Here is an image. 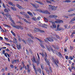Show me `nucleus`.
Segmentation results:
<instances>
[{"label": "nucleus", "mask_w": 75, "mask_h": 75, "mask_svg": "<svg viewBox=\"0 0 75 75\" xmlns=\"http://www.w3.org/2000/svg\"><path fill=\"white\" fill-rule=\"evenodd\" d=\"M37 55L38 58V60H37V62H36V60H35V58L34 57H33L32 58L31 60L33 62V63H36L38 65V64H40V63H39V62H40V57L39 56V55H38V53H37Z\"/></svg>", "instance_id": "1"}, {"label": "nucleus", "mask_w": 75, "mask_h": 75, "mask_svg": "<svg viewBox=\"0 0 75 75\" xmlns=\"http://www.w3.org/2000/svg\"><path fill=\"white\" fill-rule=\"evenodd\" d=\"M49 9H51L52 10H56L57 6L55 7L54 6H52L51 5H49Z\"/></svg>", "instance_id": "2"}, {"label": "nucleus", "mask_w": 75, "mask_h": 75, "mask_svg": "<svg viewBox=\"0 0 75 75\" xmlns=\"http://www.w3.org/2000/svg\"><path fill=\"white\" fill-rule=\"evenodd\" d=\"M48 40L50 42H53L54 41V40L52 39V38H47L46 39H45V42H48Z\"/></svg>", "instance_id": "3"}, {"label": "nucleus", "mask_w": 75, "mask_h": 75, "mask_svg": "<svg viewBox=\"0 0 75 75\" xmlns=\"http://www.w3.org/2000/svg\"><path fill=\"white\" fill-rule=\"evenodd\" d=\"M50 23H52L53 25V27L52 26H50V27L51 28H57V26H56V25H55V22H53V21H50Z\"/></svg>", "instance_id": "4"}, {"label": "nucleus", "mask_w": 75, "mask_h": 75, "mask_svg": "<svg viewBox=\"0 0 75 75\" xmlns=\"http://www.w3.org/2000/svg\"><path fill=\"white\" fill-rule=\"evenodd\" d=\"M45 61L46 62H47L48 64V65H50V62H49L47 60V53H45Z\"/></svg>", "instance_id": "5"}, {"label": "nucleus", "mask_w": 75, "mask_h": 75, "mask_svg": "<svg viewBox=\"0 0 75 75\" xmlns=\"http://www.w3.org/2000/svg\"><path fill=\"white\" fill-rule=\"evenodd\" d=\"M26 41L27 42V43L29 44V45L30 44V42L33 43V41L30 38H28L27 40Z\"/></svg>", "instance_id": "6"}, {"label": "nucleus", "mask_w": 75, "mask_h": 75, "mask_svg": "<svg viewBox=\"0 0 75 75\" xmlns=\"http://www.w3.org/2000/svg\"><path fill=\"white\" fill-rule=\"evenodd\" d=\"M34 30L36 32H38V31H40L41 33H44V31L43 30H41L39 29L38 28H35Z\"/></svg>", "instance_id": "7"}, {"label": "nucleus", "mask_w": 75, "mask_h": 75, "mask_svg": "<svg viewBox=\"0 0 75 75\" xmlns=\"http://www.w3.org/2000/svg\"><path fill=\"white\" fill-rule=\"evenodd\" d=\"M16 6L19 9H22L23 10H24V8H23V7L21 6L18 4H17Z\"/></svg>", "instance_id": "8"}, {"label": "nucleus", "mask_w": 75, "mask_h": 75, "mask_svg": "<svg viewBox=\"0 0 75 75\" xmlns=\"http://www.w3.org/2000/svg\"><path fill=\"white\" fill-rule=\"evenodd\" d=\"M49 17L50 18H57L58 17V16L56 15H52L49 16Z\"/></svg>", "instance_id": "9"}, {"label": "nucleus", "mask_w": 75, "mask_h": 75, "mask_svg": "<svg viewBox=\"0 0 75 75\" xmlns=\"http://www.w3.org/2000/svg\"><path fill=\"white\" fill-rule=\"evenodd\" d=\"M41 13H44V14H50V13L48 12L47 11H41Z\"/></svg>", "instance_id": "10"}, {"label": "nucleus", "mask_w": 75, "mask_h": 75, "mask_svg": "<svg viewBox=\"0 0 75 75\" xmlns=\"http://www.w3.org/2000/svg\"><path fill=\"white\" fill-rule=\"evenodd\" d=\"M6 16V17H7L8 18L9 17V20H11V18L10 17V14L8 13H7L5 14Z\"/></svg>", "instance_id": "11"}, {"label": "nucleus", "mask_w": 75, "mask_h": 75, "mask_svg": "<svg viewBox=\"0 0 75 75\" xmlns=\"http://www.w3.org/2000/svg\"><path fill=\"white\" fill-rule=\"evenodd\" d=\"M54 62L55 63V64L57 66V67H58V60H55L54 61Z\"/></svg>", "instance_id": "12"}, {"label": "nucleus", "mask_w": 75, "mask_h": 75, "mask_svg": "<svg viewBox=\"0 0 75 75\" xmlns=\"http://www.w3.org/2000/svg\"><path fill=\"white\" fill-rule=\"evenodd\" d=\"M30 4L31 5H32V6L33 7H35V8H38V7H37V6H35V5H36V4H33L32 3H31Z\"/></svg>", "instance_id": "13"}, {"label": "nucleus", "mask_w": 75, "mask_h": 75, "mask_svg": "<svg viewBox=\"0 0 75 75\" xmlns=\"http://www.w3.org/2000/svg\"><path fill=\"white\" fill-rule=\"evenodd\" d=\"M51 51H52V52H53V53H54V54H55V52L57 54V52L56 51H55V50H54V51L53 50V49H52V48H50Z\"/></svg>", "instance_id": "14"}, {"label": "nucleus", "mask_w": 75, "mask_h": 75, "mask_svg": "<svg viewBox=\"0 0 75 75\" xmlns=\"http://www.w3.org/2000/svg\"><path fill=\"white\" fill-rule=\"evenodd\" d=\"M11 25H12V26L13 27H14L16 28H17V29H19V27H18V26H17L14 25H13V23H11Z\"/></svg>", "instance_id": "15"}, {"label": "nucleus", "mask_w": 75, "mask_h": 75, "mask_svg": "<svg viewBox=\"0 0 75 75\" xmlns=\"http://www.w3.org/2000/svg\"><path fill=\"white\" fill-rule=\"evenodd\" d=\"M4 11L5 12H6V13H8V11H10L11 10H10V9H7L5 8L4 9Z\"/></svg>", "instance_id": "16"}, {"label": "nucleus", "mask_w": 75, "mask_h": 75, "mask_svg": "<svg viewBox=\"0 0 75 75\" xmlns=\"http://www.w3.org/2000/svg\"><path fill=\"white\" fill-rule=\"evenodd\" d=\"M23 20H24L25 22L26 23H28V24H30L31 23L30 22L28 21L27 20L25 19L24 18H23Z\"/></svg>", "instance_id": "17"}, {"label": "nucleus", "mask_w": 75, "mask_h": 75, "mask_svg": "<svg viewBox=\"0 0 75 75\" xmlns=\"http://www.w3.org/2000/svg\"><path fill=\"white\" fill-rule=\"evenodd\" d=\"M35 1V2H36V3H38V4H40L41 5H44V4H43V3H42L40 1Z\"/></svg>", "instance_id": "18"}, {"label": "nucleus", "mask_w": 75, "mask_h": 75, "mask_svg": "<svg viewBox=\"0 0 75 75\" xmlns=\"http://www.w3.org/2000/svg\"><path fill=\"white\" fill-rule=\"evenodd\" d=\"M8 3L9 4H10V5H11L12 6H13V7H15V5L14 4H13L11 2H8Z\"/></svg>", "instance_id": "19"}, {"label": "nucleus", "mask_w": 75, "mask_h": 75, "mask_svg": "<svg viewBox=\"0 0 75 75\" xmlns=\"http://www.w3.org/2000/svg\"><path fill=\"white\" fill-rule=\"evenodd\" d=\"M33 67L35 71V72L36 74V75H37V70H36V69H35V66L33 65Z\"/></svg>", "instance_id": "20"}, {"label": "nucleus", "mask_w": 75, "mask_h": 75, "mask_svg": "<svg viewBox=\"0 0 75 75\" xmlns=\"http://www.w3.org/2000/svg\"><path fill=\"white\" fill-rule=\"evenodd\" d=\"M16 47L18 50H20V49H21V45H17L16 46Z\"/></svg>", "instance_id": "21"}, {"label": "nucleus", "mask_w": 75, "mask_h": 75, "mask_svg": "<svg viewBox=\"0 0 75 75\" xmlns=\"http://www.w3.org/2000/svg\"><path fill=\"white\" fill-rule=\"evenodd\" d=\"M20 13L21 14H22L23 16H24L25 15V14H26V13L23 11L20 12Z\"/></svg>", "instance_id": "22"}, {"label": "nucleus", "mask_w": 75, "mask_h": 75, "mask_svg": "<svg viewBox=\"0 0 75 75\" xmlns=\"http://www.w3.org/2000/svg\"><path fill=\"white\" fill-rule=\"evenodd\" d=\"M36 39H37L40 42H41L42 44H43V42H44L42 41L41 40L38 39V38H36Z\"/></svg>", "instance_id": "23"}, {"label": "nucleus", "mask_w": 75, "mask_h": 75, "mask_svg": "<svg viewBox=\"0 0 75 75\" xmlns=\"http://www.w3.org/2000/svg\"><path fill=\"white\" fill-rule=\"evenodd\" d=\"M75 34V30L72 33V34L70 35L71 37V38H72L73 37V36H73V35H74V34Z\"/></svg>", "instance_id": "24"}, {"label": "nucleus", "mask_w": 75, "mask_h": 75, "mask_svg": "<svg viewBox=\"0 0 75 75\" xmlns=\"http://www.w3.org/2000/svg\"><path fill=\"white\" fill-rule=\"evenodd\" d=\"M11 32L12 34H13V35L14 36V37H16V34H15L14 33L13 31V30H11Z\"/></svg>", "instance_id": "25"}, {"label": "nucleus", "mask_w": 75, "mask_h": 75, "mask_svg": "<svg viewBox=\"0 0 75 75\" xmlns=\"http://www.w3.org/2000/svg\"><path fill=\"white\" fill-rule=\"evenodd\" d=\"M16 16L17 17H18V18H19V19L23 20V18H21V16H20L18 15H16Z\"/></svg>", "instance_id": "26"}, {"label": "nucleus", "mask_w": 75, "mask_h": 75, "mask_svg": "<svg viewBox=\"0 0 75 75\" xmlns=\"http://www.w3.org/2000/svg\"><path fill=\"white\" fill-rule=\"evenodd\" d=\"M18 39L19 41V42H21V38H20V36H18Z\"/></svg>", "instance_id": "27"}, {"label": "nucleus", "mask_w": 75, "mask_h": 75, "mask_svg": "<svg viewBox=\"0 0 75 75\" xmlns=\"http://www.w3.org/2000/svg\"><path fill=\"white\" fill-rule=\"evenodd\" d=\"M59 57H60V58H63V56H62V55L61 53L59 52Z\"/></svg>", "instance_id": "28"}, {"label": "nucleus", "mask_w": 75, "mask_h": 75, "mask_svg": "<svg viewBox=\"0 0 75 75\" xmlns=\"http://www.w3.org/2000/svg\"><path fill=\"white\" fill-rule=\"evenodd\" d=\"M11 8L14 11H16V8L14 7H11Z\"/></svg>", "instance_id": "29"}, {"label": "nucleus", "mask_w": 75, "mask_h": 75, "mask_svg": "<svg viewBox=\"0 0 75 75\" xmlns=\"http://www.w3.org/2000/svg\"><path fill=\"white\" fill-rule=\"evenodd\" d=\"M74 10V9H70L68 11V12H71V11H72Z\"/></svg>", "instance_id": "30"}, {"label": "nucleus", "mask_w": 75, "mask_h": 75, "mask_svg": "<svg viewBox=\"0 0 75 75\" xmlns=\"http://www.w3.org/2000/svg\"><path fill=\"white\" fill-rule=\"evenodd\" d=\"M27 13L30 16H32L33 15V14L30 11H28Z\"/></svg>", "instance_id": "31"}, {"label": "nucleus", "mask_w": 75, "mask_h": 75, "mask_svg": "<svg viewBox=\"0 0 75 75\" xmlns=\"http://www.w3.org/2000/svg\"><path fill=\"white\" fill-rule=\"evenodd\" d=\"M4 25H5V27H7L8 28H11V27H10V26H8V25H7L6 24H4Z\"/></svg>", "instance_id": "32"}, {"label": "nucleus", "mask_w": 75, "mask_h": 75, "mask_svg": "<svg viewBox=\"0 0 75 75\" xmlns=\"http://www.w3.org/2000/svg\"><path fill=\"white\" fill-rule=\"evenodd\" d=\"M24 16H25V17L26 18H30L29 16H28L27 15H26V14Z\"/></svg>", "instance_id": "33"}, {"label": "nucleus", "mask_w": 75, "mask_h": 75, "mask_svg": "<svg viewBox=\"0 0 75 75\" xmlns=\"http://www.w3.org/2000/svg\"><path fill=\"white\" fill-rule=\"evenodd\" d=\"M18 27H19V29H20V28H21V30H23V27L21 26H18Z\"/></svg>", "instance_id": "34"}, {"label": "nucleus", "mask_w": 75, "mask_h": 75, "mask_svg": "<svg viewBox=\"0 0 75 75\" xmlns=\"http://www.w3.org/2000/svg\"><path fill=\"white\" fill-rule=\"evenodd\" d=\"M54 23L57 24L59 23V19H57V21H56L54 22Z\"/></svg>", "instance_id": "35"}, {"label": "nucleus", "mask_w": 75, "mask_h": 75, "mask_svg": "<svg viewBox=\"0 0 75 75\" xmlns=\"http://www.w3.org/2000/svg\"><path fill=\"white\" fill-rule=\"evenodd\" d=\"M39 54H40V55H41L42 56V57H44V54L43 53H39Z\"/></svg>", "instance_id": "36"}, {"label": "nucleus", "mask_w": 75, "mask_h": 75, "mask_svg": "<svg viewBox=\"0 0 75 75\" xmlns=\"http://www.w3.org/2000/svg\"><path fill=\"white\" fill-rule=\"evenodd\" d=\"M74 15H75L74 13H73L72 14L69 15V16L70 17H71V16H74Z\"/></svg>", "instance_id": "37"}, {"label": "nucleus", "mask_w": 75, "mask_h": 75, "mask_svg": "<svg viewBox=\"0 0 75 75\" xmlns=\"http://www.w3.org/2000/svg\"><path fill=\"white\" fill-rule=\"evenodd\" d=\"M59 23H63V21L62 20H60L59 19Z\"/></svg>", "instance_id": "38"}, {"label": "nucleus", "mask_w": 75, "mask_h": 75, "mask_svg": "<svg viewBox=\"0 0 75 75\" xmlns=\"http://www.w3.org/2000/svg\"><path fill=\"white\" fill-rule=\"evenodd\" d=\"M44 18V20H45V22H47H47L48 21V20L47 19V18Z\"/></svg>", "instance_id": "39"}, {"label": "nucleus", "mask_w": 75, "mask_h": 75, "mask_svg": "<svg viewBox=\"0 0 75 75\" xmlns=\"http://www.w3.org/2000/svg\"><path fill=\"white\" fill-rule=\"evenodd\" d=\"M64 2H65V3H70L71 1L66 0V1H64Z\"/></svg>", "instance_id": "40"}, {"label": "nucleus", "mask_w": 75, "mask_h": 75, "mask_svg": "<svg viewBox=\"0 0 75 75\" xmlns=\"http://www.w3.org/2000/svg\"><path fill=\"white\" fill-rule=\"evenodd\" d=\"M40 45L42 48H45V47H44V45H42V44H40Z\"/></svg>", "instance_id": "41"}, {"label": "nucleus", "mask_w": 75, "mask_h": 75, "mask_svg": "<svg viewBox=\"0 0 75 75\" xmlns=\"http://www.w3.org/2000/svg\"><path fill=\"white\" fill-rule=\"evenodd\" d=\"M46 48L47 50L48 51H49V52H50V48H49V47H46Z\"/></svg>", "instance_id": "42"}, {"label": "nucleus", "mask_w": 75, "mask_h": 75, "mask_svg": "<svg viewBox=\"0 0 75 75\" xmlns=\"http://www.w3.org/2000/svg\"><path fill=\"white\" fill-rule=\"evenodd\" d=\"M0 13L2 14L3 16H5V14H4V13L3 12H0Z\"/></svg>", "instance_id": "43"}, {"label": "nucleus", "mask_w": 75, "mask_h": 75, "mask_svg": "<svg viewBox=\"0 0 75 75\" xmlns=\"http://www.w3.org/2000/svg\"><path fill=\"white\" fill-rule=\"evenodd\" d=\"M64 27L65 28H67V27H68V25H64Z\"/></svg>", "instance_id": "44"}, {"label": "nucleus", "mask_w": 75, "mask_h": 75, "mask_svg": "<svg viewBox=\"0 0 75 75\" xmlns=\"http://www.w3.org/2000/svg\"><path fill=\"white\" fill-rule=\"evenodd\" d=\"M21 40L22 41H23V42H24V43H25V44H27V42H26V41L22 39Z\"/></svg>", "instance_id": "45"}, {"label": "nucleus", "mask_w": 75, "mask_h": 75, "mask_svg": "<svg viewBox=\"0 0 75 75\" xmlns=\"http://www.w3.org/2000/svg\"><path fill=\"white\" fill-rule=\"evenodd\" d=\"M35 11H41V10L37 9L36 10H35Z\"/></svg>", "instance_id": "46"}, {"label": "nucleus", "mask_w": 75, "mask_h": 75, "mask_svg": "<svg viewBox=\"0 0 75 75\" xmlns=\"http://www.w3.org/2000/svg\"><path fill=\"white\" fill-rule=\"evenodd\" d=\"M7 54H8L6 53H5L4 54V55L5 57H7V58H8V57H7Z\"/></svg>", "instance_id": "47"}, {"label": "nucleus", "mask_w": 75, "mask_h": 75, "mask_svg": "<svg viewBox=\"0 0 75 75\" xmlns=\"http://www.w3.org/2000/svg\"><path fill=\"white\" fill-rule=\"evenodd\" d=\"M68 69L70 71V72H72V70H71V67H69L68 68Z\"/></svg>", "instance_id": "48"}, {"label": "nucleus", "mask_w": 75, "mask_h": 75, "mask_svg": "<svg viewBox=\"0 0 75 75\" xmlns=\"http://www.w3.org/2000/svg\"><path fill=\"white\" fill-rule=\"evenodd\" d=\"M11 21L12 22V23H13V24H15V25L16 24H15V23L14 22V21L12 20L11 18Z\"/></svg>", "instance_id": "49"}, {"label": "nucleus", "mask_w": 75, "mask_h": 75, "mask_svg": "<svg viewBox=\"0 0 75 75\" xmlns=\"http://www.w3.org/2000/svg\"><path fill=\"white\" fill-rule=\"evenodd\" d=\"M27 35H28V36H29L30 37H31V36H32L30 34L28 33Z\"/></svg>", "instance_id": "50"}, {"label": "nucleus", "mask_w": 75, "mask_h": 75, "mask_svg": "<svg viewBox=\"0 0 75 75\" xmlns=\"http://www.w3.org/2000/svg\"><path fill=\"white\" fill-rule=\"evenodd\" d=\"M70 50H73V48H74V47L72 46H70Z\"/></svg>", "instance_id": "51"}, {"label": "nucleus", "mask_w": 75, "mask_h": 75, "mask_svg": "<svg viewBox=\"0 0 75 75\" xmlns=\"http://www.w3.org/2000/svg\"><path fill=\"white\" fill-rule=\"evenodd\" d=\"M38 20H40V19H41V17L40 16H38Z\"/></svg>", "instance_id": "52"}, {"label": "nucleus", "mask_w": 75, "mask_h": 75, "mask_svg": "<svg viewBox=\"0 0 75 75\" xmlns=\"http://www.w3.org/2000/svg\"><path fill=\"white\" fill-rule=\"evenodd\" d=\"M26 52H27V54L28 55V54H29V52H28V50H26Z\"/></svg>", "instance_id": "53"}, {"label": "nucleus", "mask_w": 75, "mask_h": 75, "mask_svg": "<svg viewBox=\"0 0 75 75\" xmlns=\"http://www.w3.org/2000/svg\"><path fill=\"white\" fill-rule=\"evenodd\" d=\"M33 20H34L35 21V20H37V18H32Z\"/></svg>", "instance_id": "54"}, {"label": "nucleus", "mask_w": 75, "mask_h": 75, "mask_svg": "<svg viewBox=\"0 0 75 75\" xmlns=\"http://www.w3.org/2000/svg\"><path fill=\"white\" fill-rule=\"evenodd\" d=\"M52 46L53 47H54V48H56V49H57V50H58L59 49L58 48H56V47L55 46L53 45Z\"/></svg>", "instance_id": "55"}, {"label": "nucleus", "mask_w": 75, "mask_h": 75, "mask_svg": "<svg viewBox=\"0 0 75 75\" xmlns=\"http://www.w3.org/2000/svg\"><path fill=\"white\" fill-rule=\"evenodd\" d=\"M3 6L4 8H6V6H5V5L4 3H3Z\"/></svg>", "instance_id": "56"}, {"label": "nucleus", "mask_w": 75, "mask_h": 75, "mask_svg": "<svg viewBox=\"0 0 75 75\" xmlns=\"http://www.w3.org/2000/svg\"><path fill=\"white\" fill-rule=\"evenodd\" d=\"M75 70V67H73V66H71V69H73Z\"/></svg>", "instance_id": "57"}, {"label": "nucleus", "mask_w": 75, "mask_h": 75, "mask_svg": "<svg viewBox=\"0 0 75 75\" xmlns=\"http://www.w3.org/2000/svg\"><path fill=\"white\" fill-rule=\"evenodd\" d=\"M18 23H19V24H23V23L21 22H20V21H19Z\"/></svg>", "instance_id": "58"}, {"label": "nucleus", "mask_w": 75, "mask_h": 75, "mask_svg": "<svg viewBox=\"0 0 75 75\" xmlns=\"http://www.w3.org/2000/svg\"><path fill=\"white\" fill-rule=\"evenodd\" d=\"M5 53V50H3L2 52L3 54H4Z\"/></svg>", "instance_id": "59"}, {"label": "nucleus", "mask_w": 75, "mask_h": 75, "mask_svg": "<svg viewBox=\"0 0 75 75\" xmlns=\"http://www.w3.org/2000/svg\"><path fill=\"white\" fill-rule=\"evenodd\" d=\"M69 58L70 59H71V60H72V59H73V58H72V57L71 56L70 57H69Z\"/></svg>", "instance_id": "60"}, {"label": "nucleus", "mask_w": 75, "mask_h": 75, "mask_svg": "<svg viewBox=\"0 0 75 75\" xmlns=\"http://www.w3.org/2000/svg\"><path fill=\"white\" fill-rule=\"evenodd\" d=\"M41 68H42V69H44V66L43 65H41Z\"/></svg>", "instance_id": "61"}, {"label": "nucleus", "mask_w": 75, "mask_h": 75, "mask_svg": "<svg viewBox=\"0 0 75 75\" xmlns=\"http://www.w3.org/2000/svg\"><path fill=\"white\" fill-rule=\"evenodd\" d=\"M61 30V28H57V31H60V30Z\"/></svg>", "instance_id": "62"}, {"label": "nucleus", "mask_w": 75, "mask_h": 75, "mask_svg": "<svg viewBox=\"0 0 75 75\" xmlns=\"http://www.w3.org/2000/svg\"><path fill=\"white\" fill-rule=\"evenodd\" d=\"M10 66L11 68H14V66H13V65H11Z\"/></svg>", "instance_id": "63"}, {"label": "nucleus", "mask_w": 75, "mask_h": 75, "mask_svg": "<svg viewBox=\"0 0 75 75\" xmlns=\"http://www.w3.org/2000/svg\"><path fill=\"white\" fill-rule=\"evenodd\" d=\"M14 41H15V42H17V39H16V38H14Z\"/></svg>", "instance_id": "64"}]
</instances>
